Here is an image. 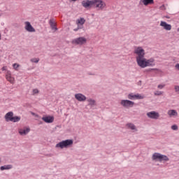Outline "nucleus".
Here are the masks:
<instances>
[{"label": "nucleus", "mask_w": 179, "mask_h": 179, "mask_svg": "<svg viewBox=\"0 0 179 179\" xmlns=\"http://www.w3.org/2000/svg\"><path fill=\"white\" fill-rule=\"evenodd\" d=\"M137 65L140 66V68H146L148 66H155V59H147L145 57H142L141 59H138L136 60Z\"/></svg>", "instance_id": "obj_1"}, {"label": "nucleus", "mask_w": 179, "mask_h": 179, "mask_svg": "<svg viewBox=\"0 0 179 179\" xmlns=\"http://www.w3.org/2000/svg\"><path fill=\"white\" fill-rule=\"evenodd\" d=\"M151 159L152 162H159V163H166V162H169V160H170L169 157L164 155H162L159 152H155L154 154H152Z\"/></svg>", "instance_id": "obj_2"}, {"label": "nucleus", "mask_w": 179, "mask_h": 179, "mask_svg": "<svg viewBox=\"0 0 179 179\" xmlns=\"http://www.w3.org/2000/svg\"><path fill=\"white\" fill-rule=\"evenodd\" d=\"M73 145V140L72 139H67L59 142V143L56 144L55 148H60V149L68 148L70 146Z\"/></svg>", "instance_id": "obj_3"}, {"label": "nucleus", "mask_w": 179, "mask_h": 179, "mask_svg": "<svg viewBox=\"0 0 179 179\" xmlns=\"http://www.w3.org/2000/svg\"><path fill=\"white\" fill-rule=\"evenodd\" d=\"M5 120L6 122H19L20 121V117L15 116L13 117V113H7L5 115Z\"/></svg>", "instance_id": "obj_4"}, {"label": "nucleus", "mask_w": 179, "mask_h": 179, "mask_svg": "<svg viewBox=\"0 0 179 179\" xmlns=\"http://www.w3.org/2000/svg\"><path fill=\"white\" fill-rule=\"evenodd\" d=\"M106 6V2L103 0H94V8L97 9V10H103Z\"/></svg>", "instance_id": "obj_5"}, {"label": "nucleus", "mask_w": 179, "mask_h": 179, "mask_svg": "<svg viewBox=\"0 0 179 179\" xmlns=\"http://www.w3.org/2000/svg\"><path fill=\"white\" fill-rule=\"evenodd\" d=\"M134 54H136V60L145 57V50L142 47H137L134 49Z\"/></svg>", "instance_id": "obj_6"}, {"label": "nucleus", "mask_w": 179, "mask_h": 179, "mask_svg": "<svg viewBox=\"0 0 179 179\" xmlns=\"http://www.w3.org/2000/svg\"><path fill=\"white\" fill-rule=\"evenodd\" d=\"M87 42V39L85 37L76 38L71 41L72 44H76V45H83V44H86Z\"/></svg>", "instance_id": "obj_7"}, {"label": "nucleus", "mask_w": 179, "mask_h": 179, "mask_svg": "<svg viewBox=\"0 0 179 179\" xmlns=\"http://www.w3.org/2000/svg\"><path fill=\"white\" fill-rule=\"evenodd\" d=\"M127 99L129 100H142V99H145V96L140 94L130 93L127 95Z\"/></svg>", "instance_id": "obj_8"}, {"label": "nucleus", "mask_w": 179, "mask_h": 179, "mask_svg": "<svg viewBox=\"0 0 179 179\" xmlns=\"http://www.w3.org/2000/svg\"><path fill=\"white\" fill-rule=\"evenodd\" d=\"M81 4L85 9H90V8H94V0H83Z\"/></svg>", "instance_id": "obj_9"}, {"label": "nucleus", "mask_w": 179, "mask_h": 179, "mask_svg": "<svg viewBox=\"0 0 179 179\" xmlns=\"http://www.w3.org/2000/svg\"><path fill=\"white\" fill-rule=\"evenodd\" d=\"M120 104L122 107H124V108H131V107L134 106L135 102L129 100H122L120 101Z\"/></svg>", "instance_id": "obj_10"}, {"label": "nucleus", "mask_w": 179, "mask_h": 179, "mask_svg": "<svg viewBox=\"0 0 179 179\" xmlns=\"http://www.w3.org/2000/svg\"><path fill=\"white\" fill-rule=\"evenodd\" d=\"M24 24H25L24 29L25 30H27V31H29V33L36 32V29H34V27H33L30 22L27 21L24 22Z\"/></svg>", "instance_id": "obj_11"}, {"label": "nucleus", "mask_w": 179, "mask_h": 179, "mask_svg": "<svg viewBox=\"0 0 179 179\" xmlns=\"http://www.w3.org/2000/svg\"><path fill=\"white\" fill-rule=\"evenodd\" d=\"M42 120L46 124H52V122H54V116L45 115L42 117Z\"/></svg>", "instance_id": "obj_12"}, {"label": "nucleus", "mask_w": 179, "mask_h": 179, "mask_svg": "<svg viewBox=\"0 0 179 179\" xmlns=\"http://www.w3.org/2000/svg\"><path fill=\"white\" fill-rule=\"evenodd\" d=\"M160 26L161 27H164V30H167L168 31L171 30V24H167V22L164 21H161Z\"/></svg>", "instance_id": "obj_13"}, {"label": "nucleus", "mask_w": 179, "mask_h": 179, "mask_svg": "<svg viewBox=\"0 0 179 179\" xmlns=\"http://www.w3.org/2000/svg\"><path fill=\"white\" fill-rule=\"evenodd\" d=\"M147 115L148 118H152V120H158L160 117L159 113H148Z\"/></svg>", "instance_id": "obj_14"}, {"label": "nucleus", "mask_w": 179, "mask_h": 179, "mask_svg": "<svg viewBox=\"0 0 179 179\" xmlns=\"http://www.w3.org/2000/svg\"><path fill=\"white\" fill-rule=\"evenodd\" d=\"M6 78L10 83H14L15 82V78L12 77V73H10V71H7L6 74Z\"/></svg>", "instance_id": "obj_15"}, {"label": "nucleus", "mask_w": 179, "mask_h": 179, "mask_svg": "<svg viewBox=\"0 0 179 179\" xmlns=\"http://www.w3.org/2000/svg\"><path fill=\"white\" fill-rule=\"evenodd\" d=\"M75 99L78 100V101H86V96L78 93L75 94Z\"/></svg>", "instance_id": "obj_16"}, {"label": "nucleus", "mask_w": 179, "mask_h": 179, "mask_svg": "<svg viewBox=\"0 0 179 179\" xmlns=\"http://www.w3.org/2000/svg\"><path fill=\"white\" fill-rule=\"evenodd\" d=\"M127 129H131V131H133L134 132L138 131V129H136V126L134 124V123H127L126 124Z\"/></svg>", "instance_id": "obj_17"}, {"label": "nucleus", "mask_w": 179, "mask_h": 179, "mask_svg": "<svg viewBox=\"0 0 179 179\" xmlns=\"http://www.w3.org/2000/svg\"><path fill=\"white\" fill-rule=\"evenodd\" d=\"M29 132H30L29 127H24V129H19V134L20 135H22V136L27 135Z\"/></svg>", "instance_id": "obj_18"}, {"label": "nucleus", "mask_w": 179, "mask_h": 179, "mask_svg": "<svg viewBox=\"0 0 179 179\" xmlns=\"http://www.w3.org/2000/svg\"><path fill=\"white\" fill-rule=\"evenodd\" d=\"M140 2L144 4L145 6H148V5H153L155 0H141Z\"/></svg>", "instance_id": "obj_19"}, {"label": "nucleus", "mask_w": 179, "mask_h": 179, "mask_svg": "<svg viewBox=\"0 0 179 179\" xmlns=\"http://www.w3.org/2000/svg\"><path fill=\"white\" fill-rule=\"evenodd\" d=\"M49 23H50L52 30H55V31H57V27H56L57 24H55V22L54 21V20H50Z\"/></svg>", "instance_id": "obj_20"}, {"label": "nucleus", "mask_w": 179, "mask_h": 179, "mask_svg": "<svg viewBox=\"0 0 179 179\" xmlns=\"http://www.w3.org/2000/svg\"><path fill=\"white\" fill-rule=\"evenodd\" d=\"M87 101L88 102V106H90V107H94V106L96 105V100L90 98L87 100Z\"/></svg>", "instance_id": "obj_21"}, {"label": "nucleus", "mask_w": 179, "mask_h": 179, "mask_svg": "<svg viewBox=\"0 0 179 179\" xmlns=\"http://www.w3.org/2000/svg\"><path fill=\"white\" fill-rule=\"evenodd\" d=\"M13 166L10 164L9 165H4L0 167V170L3 171V170H10Z\"/></svg>", "instance_id": "obj_22"}, {"label": "nucleus", "mask_w": 179, "mask_h": 179, "mask_svg": "<svg viewBox=\"0 0 179 179\" xmlns=\"http://www.w3.org/2000/svg\"><path fill=\"white\" fill-rule=\"evenodd\" d=\"M85 22H86V20H85V18H80L77 20V24H80L81 26L85 24Z\"/></svg>", "instance_id": "obj_23"}, {"label": "nucleus", "mask_w": 179, "mask_h": 179, "mask_svg": "<svg viewBox=\"0 0 179 179\" xmlns=\"http://www.w3.org/2000/svg\"><path fill=\"white\" fill-rule=\"evenodd\" d=\"M168 114L169 118H177V117H178V113H169Z\"/></svg>", "instance_id": "obj_24"}, {"label": "nucleus", "mask_w": 179, "mask_h": 179, "mask_svg": "<svg viewBox=\"0 0 179 179\" xmlns=\"http://www.w3.org/2000/svg\"><path fill=\"white\" fill-rule=\"evenodd\" d=\"M39 61H40L39 58H32V59H31V62H34L35 64H38Z\"/></svg>", "instance_id": "obj_25"}, {"label": "nucleus", "mask_w": 179, "mask_h": 179, "mask_svg": "<svg viewBox=\"0 0 179 179\" xmlns=\"http://www.w3.org/2000/svg\"><path fill=\"white\" fill-rule=\"evenodd\" d=\"M154 94H155V96H162L163 92H162V91H155Z\"/></svg>", "instance_id": "obj_26"}, {"label": "nucleus", "mask_w": 179, "mask_h": 179, "mask_svg": "<svg viewBox=\"0 0 179 179\" xmlns=\"http://www.w3.org/2000/svg\"><path fill=\"white\" fill-rule=\"evenodd\" d=\"M171 128L173 131H178V126L177 124L172 125Z\"/></svg>", "instance_id": "obj_27"}, {"label": "nucleus", "mask_w": 179, "mask_h": 179, "mask_svg": "<svg viewBox=\"0 0 179 179\" xmlns=\"http://www.w3.org/2000/svg\"><path fill=\"white\" fill-rule=\"evenodd\" d=\"M13 66L14 69H15V71H17V68H19V66H20V65H19L18 64L15 63V64H13Z\"/></svg>", "instance_id": "obj_28"}, {"label": "nucleus", "mask_w": 179, "mask_h": 179, "mask_svg": "<svg viewBox=\"0 0 179 179\" xmlns=\"http://www.w3.org/2000/svg\"><path fill=\"white\" fill-rule=\"evenodd\" d=\"M38 92H39L38 90L34 89L32 91V94H38Z\"/></svg>", "instance_id": "obj_29"}, {"label": "nucleus", "mask_w": 179, "mask_h": 179, "mask_svg": "<svg viewBox=\"0 0 179 179\" xmlns=\"http://www.w3.org/2000/svg\"><path fill=\"white\" fill-rule=\"evenodd\" d=\"M159 9H160L161 10H166V6H164V4H163L162 6H161L159 7Z\"/></svg>", "instance_id": "obj_30"}, {"label": "nucleus", "mask_w": 179, "mask_h": 179, "mask_svg": "<svg viewBox=\"0 0 179 179\" xmlns=\"http://www.w3.org/2000/svg\"><path fill=\"white\" fill-rule=\"evenodd\" d=\"M175 92L176 93H179V86L178 85L175 86Z\"/></svg>", "instance_id": "obj_31"}, {"label": "nucleus", "mask_w": 179, "mask_h": 179, "mask_svg": "<svg viewBox=\"0 0 179 179\" xmlns=\"http://www.w3.org/2000/svg\"><path fill=\"white\" fill-rule=\"evenodd\" d=\"M32 115L35 117L36 118H40V116L37 115L36 113H31Z\"/></svg>", "instance_id": "obj_32"}, {"label": "nucleus", "mask_w": 179, "mask_h": 179, "mask_svg": "<svg viewBox=\"0 0 179 179\" xmlns=\"http://www.w3.org/2000/svg\"><path fill=\"white\" fill-rule=\"evenodd\" d=\"M164 86H166V85H159L158 89H163V87H164Z\"/></svg>", "instance_id": "obj_33"}, {"label": "nucleus", "mask_w": 179, "mask_h": 179, "mask_svg": "<svg viewBox=\"0 0 179 179\" xmlns=\"http://www.w3.org/2000/svg\"><path fill=\"white\" fill-rule=\"evenodd\" d=\"M176 69L179 71V64H176L175 66Z\"/></svg>", "instance_id": "obj_34"}, {"label": "nucleus", "mask_w": 179, "mask_h": 179, "mask_svg": "<svg viewBox=\"0 0 179 179\" xmlns=\"http://www.w3.org/2000/svg\"><path fill=\"white\" fill-rule=\"evenodd\" d=\"M6 69H8V67L3 66L2 67L1 71H6Z\"/></svg>", "instance_id": "obj_35"}, {"label": "nucleus", "mask_w": 179, "mask_h": 179, "mask_svg": "<svg viewBox=\"0 0 179 179\" xmlns=\"http://www.w3.org/2000/svg\"><path fill=\"white\" fill-rule=\"evenodd\" d=\"M169 113H176V110H171V111H169Z\"/></svg>", "instance_id": "obj_36"}, {"label": "nucleus", "mask_w": 179, "mask_h": 179, "mask_svg": "<svg viewBox=\"0 0 179 179\" xmlns=\"http://www.w3.org/2000/svg\"><path fill=\"white\" fill-rule=\"evenodd\" d=\"M78 30H79V28L75 29L74 31H78Z\"/></svg>", "instance_id": "obj_37"}, {"label": "nucleus", "mask_w": 179, "mask_h": 179, "mask_svg": "<svg viewBox=\"0 0 179 179\" xmlns=\"http://www.w3.org/2000/svg\"><path fill=\"white\" fill-rule=\"evenodd\" d=\"M73 2H76L78 0H71Z\"/></svg>", "instance_id": "obj_38"}, {"label": "nucleus", "mask_w": 179, "mask_h": 179, "mask_svg": "<svg viewBox=\"0 0 179 179\" xmlns=\"http://www.w3.org/2000/svg\"><path fill=\"white\" fill-rule=\"evenodd\" d=\"M151 71H156V69H151Z\"/></svg>", "instance_id": "obj_39"}, {"label": "nucleus", "mask_w": 179, "mask_h": 179, "mask_svg": "<svg viewBox=\"0 0 179 179\" xmlns=\"http://www.w3.org/2000/svg\"><path fill=\"white\" fill-rule=\"evenodd\" d=\"M0 40H1V34H0Z\"/></svg>", "instance_id": "obj_40"}, {"label": "nucleus", "mask_w": 179, "mask_h": 179, "mask_svg": "<svg viewBox=\"0 0 179 179\" xmlns=\"http://www.w3.org/2000/svg\"><path fill=\"white\" fill-rule=\"evenodd\" d=\"M152 113H155V111H152Z\"/></svg>", "instance_id": "obj_41"}]
</instances>
